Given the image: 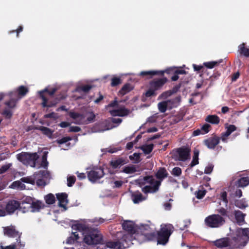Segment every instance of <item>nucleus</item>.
<instances>
[{
	"label": "nucleus",
	"mask_w": 249,
	"mask_h": 249,
	"mask_svg": "<svg viewBox=\"0 0 249 249\" xmlns=\"http://www.w3.org/2000/svg\"><path fill=\"white\" fill-rule=\"evenodd\" d=\"M105 220L102 218L96 217L92 220H82L73 224L71 228L73 230L78 231V232H83V240L88 245H96L102 243L103 236L100 232L97 229L90 230L91 225L89 223L90 222L94 223L96 226L105 222Z\"/></svg>",
	"instance_id": "f257e3e1"
},
{
	"label": "nucleus",
	"mask_w": 249,
	"mask_h": 249,
	"mask_svg": "<svg viewBox=\"0 0 249 249\" xmlns=\"http://www.w3.org/2000/svg\"><path fill=\"white\" fill-rule=\"evenodd\" d=\"M236 236L233 238L235 246L245 245L246 238L249 239V228H239L236 231Z\"/></svg>",
	"instance_id": "9b49d317"
},
{
	"label": "nucleus",
	"mask_w": 249,
	"mask_h": 249,
	"mask_svg": "<svg viewBox=\"0 0 249 249\" xmlns=\"http://www.w3.org/2000/svg\"><path fill=\"white\" fill-rule=\"evenodd\" d=\"M119 102L115 99L113 102L109 104L106 108L112 116L124 117L130 114L129 109L125 108L124 106H120L119 105Z\"/></svg>",
	"instance_id": "423d86ee"
},
{
	"label": "nucleus",
	"mask_w": 249,
	"mask_h": 249,
	"mask_svg": "<svg viewBox=\"0 0 249 249\" xmlns=\"http://www.w3.org/2000/svg\"><path fill=\"white\" fill-rule=\"evenodd\" d=\"M205 121L213 124H218L220 119L215 115H210L206 117Z\"/></svg>",
	"instance_id": "393cba45"
},
{
	"label": "nucleus",
	"mask_w": 249,
	"mask_h": 249,
	"mask_svg": "<svg viewBox=\"0 0 249 249\" xmlns=\"http://www.w3.org/2000/svg\"><path fill=\"white\" fill-rule=\"evenodd\" d=\"M113 183L114 184V187L119 188L122 185L123 182L121 180H117L114 181Z\"/></svg>",
	"instance_id": "e2e57ef3"
},
{
	"label": "nucleus",
	"mask_w": 249,
	"mask_h": 249,
	"mask_svg": "<svg viewBox=\"0 0 249 249\" xmlns=\"http://www.w3.org/2000/svg\"><path fill=\"white\" fill-rule=\"evenodd\" d=\"M45 199L46 202L48 204H53L54 203L55 200V198L52 194H50L45 196Z\"/></svg>",
	"instance_id": "58836bf2"
},
{
	"label": "nucleus",
	"mask_w": 249,
	"mask_h": 249,
	"mask_svg": "<svg viewBox=\"0 0 249 249\" xmlns=\"http://www.w3.org/2000/svg\"><path fill=\"white\" fill-rule=\"evenodd\" d=\"M4 233L9 237L17 238V243L13 244L5 247H1V249H21L24 247L25 244L21 243L20 241V237L21 233L17 231L15 227L12 226L7 227L4 228Z\"/></svg>",
	"instance_id": "20e7f679"
},
{
	"label": "nucleus",
	"mask_w": 249,
	"mask_h": 249,
	"mask_svg": "<svg viewBox=\"0 0 249 249\" xmlns=\"http://www.w3.org/2000/svg\"><path fill=\"white\" fill-rule=\"evenodd\" d=\"M207 226L211 228H218L223 225L225 220L224 218L218 214H214L207 217L205 219Z\"/></svg>",
	"instance_id": "9d476101"
},
{
	"label": "nucleus",
	"mask_w": 249,
	"mask_h": 249,
	"mask_svg": "<svg viewBox=\"0 0 249 249\" xmlns=\"http://www.w3.org/2000/svg\"><path fill=\"white\" fill-rule=\"evenodd\" d=\"M181 170L179 167H175L173 168V169L172 170V174L175 176H178L181 174Z\"/></svg>",
	"instance_id": "6e6d98bb"
},
{
	"label": "nucleus",
	"mask_w": 249,
	"mask_h": 249,
	"mask_svg": "<svg viewBox=\"0 0 249 249\" xmlns=\"http://www.w3.org/2000/svg\"><path fill=\"white\" fill-rule=\"evenodd\" d=\"M121 83V79L119 77L113 76L111 79V85L112 87H115Z\"/></svg>",
	"instance_id": "a18cd8bd"
},
{
	"label": "nucleus",
	"mask_w": 249,
	"mask_h": 249,
	"mask_svg": "<svg viewBox=\"0 0 249 249\" xmlns=\"http://www.w3.org/2000/svg\"><path fill=\"white\" fill-rule=\"evenodd\" d=\"M167 81L166 78H162L151 81L150 83L149 89L145 93L146 96L151 97L156 95L157 94L156 91L160 89Z\"/></svg>",
	"instance_id": "1a4fd4ad"
},
{
	"label": "nucleus",
	"mask_w": 249,
	"mask_h": 249,
	"mask_svg": "<svg viewBox=\"0 0 249 249\" xmlns=\"http://www.w3.org/2000/svg\"><path fill=\"white\" fill-rule=\"evenodd\" d=\"M220 62H217V61H212V62H205L204 63V65L209 68V69H212L215 66H216L217 64L219 63Z\"/></svg>",
	"instance_id": "49530a36"
},
{
	"label": "nucleus",
	"mask_w": 249,
	"mask_h": 249,
	"mask_svg": "<svg viewBox=\"0 0 249 249\" xmlns=\"http://www.w3.org/2000/svg\"><path fill=\"white\" fill-rule=\"evenodd\" d=\"M220 199L225 203L226 206L227 205L228 201L227 198V193L226 192H223L221 193L220 195Z\"/></svg>",
	"instance_id": "3c124183"
},
{
	"label": "nucleus",
	"mask_w": 249,
	"mask_h": 249,
	"mask_svg": "<svg viewBox=\"0 0 249 249\" xmlns=\"http://www.w3.org/2000/svg\"><path fill=\"white\" fill-rule=\"evenodd\" d=\"M213 168V165L212 164H209L205 168L204 173L207 174H210Z\"/></svg>",
	"instance_id": "5fc2aeb1"
},
{
	"label": "nucleus",
	"mask_w": 249,
	"mask_h": 249,
	"mask_svg": "<svg viewBox=\"0 0 249 249\" xmlns=\"http://www.w3.org/2000/svg\"><path fill=\"white\" fill-rule=\"evenodd\" d=\"M245 44L243 43L239 46L240 53L246 56H249V49L245 48Z\"/></svg>",
	"instance_id": "c9c22d12"
},
{
	"label": "nucleus",
	"mask_w": 249,
	"mask_h": 249,
	"mask_svg": "<svg viewBox=\"0 0 249 249\" xmlns=\"http://www.w3.org/2000/svg\"><path fill=\"white\" fill-rule=\"evenodd\" d=\"M48 164V162L47 160V155L46 153L43 155L42 157V162L41 164V166L45 168H46Z\"/></svg>",
	"instance_id": "09e8293b"
},
{
	"label": "nucleus",
	"mask_w": 249,
	"mask_h": 249,
	"mask_svg": "<svg viewBox=\"0 0 249 249\" xmlns=\"http://www.w3.org/2000/svg\"><path fill=\"white\" fill-rule=\"evenodd\" d=\"M106 246L107 248L113 249H123V246L119 242H108Z\"/></svg>",
	"instance_id": "b1692460"
},
{
	"label": "nucleus",
	"mask_w": 249,
	"mask_h": 249,
	"mask_svg": "<svg viewBox=\"0 0 249 249\" xmlns=\"http://www.w3.org/2000/svg\"><path fill=\"white\" fill-rule=\"evenodd\" d=\"M136 171V169L133 166L125 167L123 172L127 174H132Z\"/></svg>",
	"instance_id": "37998d69"
},
{
	"label": "nucleus",
	"mask_w": 249,
	"mask_h": 249,
	"mask_svg": "<svg viewBox=\"0 0 249 249\" xmlns=\"http://www.w3.org/2000/svg\"><path fill=\"white\" fill-rule=\"evenodd\" d=\"M55 91H56V89L53 88L51 90H48L47 89H45L44 90L39 91L40 95L43 100L42 105L43 107H50V106H48L47 105V99L44 96V95H43L44 92H47L48 93L49 95L52 96L55 93Z\"/></svg>",
	"instance_id": "4be33fe9"
},
{
	"label": "nucleus",
	"mask_w": 249,
	"mask_h": 249,
	"mask_svg": "<svg viewBox=\"0 0 249 249\" xmlns=\"http://www.w3.org/2000/svg\"><path fill=\"white\" fill-rule=\"evenodd\" d=\"M70 125L69 123L66 122H62L59 125L63 128L66 127Z\"/></svg>",
	"instance_id": "338daca9"
},
{
	"label": "nucleus",
	"mask_w": 249,
	"mask_h": 249,
	"mask_svg": "<svg viewBox=\"0 0 249 249\" xmlns=\"http://www.w3.org/2000/svg\"><path fill=\"white\" fill-rule=\"evenodd\" d=\"M131 198L134 203L137 204L145 200L146 198L139 192H133L131 193Z\"/></svg>",
	"instance_id": "aec40b11"
},
{
	"label": "nucleus",
	"mask_w": 249,
	"mask_h": 249,
	"mask_svg": "<svg viewBox=\"0 0 249 249\" xmlns=\"http://www.w3.org/2000/svg\"><path fill=\"white\" fill-rule=\"evenodd\" d=\"M174 227L170 224H162L160 231L158 232V244L165 245L174 231Z\"/></svg>",
	"instance_id": "0eeeda50"
},
{
	"label": "nucleus",
	"mask_w": 249,
	"mask_h": 249,
	"mask_svg": "<svg viewBox=\"0 0 249 249\" xmlns=\"http://www.w3.org/2000/svg\"><path fill=\"white\" fill-rule=\"evenodd\" d=\"M91 88V87L89 85H85V86H82L81 87L78 88L77 89V90H81L83 91L87 92L89 89H90Z\"/></svg>",
	"instance_id": "4d7b16f0"
},
{
	"label": "nucleus",
	"mask_w": 249,
	"mask_h": 249,
	"mask_svg": "<svg viewBox=\"0 0 249 249\" xmlns=\"http://www.w3.org/2000/svg\"><path fill=\"white\" fill-rule=\"evenodd\" d=\"M38 158V156L36 153L30 154L26 152H22L17 155L18 160L23 164L30 165L31 167L36 166V161Z\"/></svg>",
	"instance_id": "6e6552de"
},
{
	"label": "nucleus",
	"mask_w": 249,
	"mask_h": 249,
	"mask_svg": "<svg viewBox=\"0 0 249 249\" xmlns=\"http://www.w3.org/2000/svg\"><path fill=\"white\" fill-rule=\"evenodd\" d=\"M135 143L134 142H129L127 143L126 144L127 149L128 150L131 149L132 148V147H133V145Z\"/></svg>",
	"instance_id": "774afa93"
},
{
	"label": "nucleus",
	"mask_w": 249,
	"mask_h": 249,
	"mask_svg": "<svg viewBox=\"0 0 249 249\" xmlns=\"http://www.w3.org/2000/svg\"><path fill=\"white\" fill-rule=\"evenodd\" d=\"M6 107L4 108L2 114L7 118H10L13 115V109L15 107L16 101L14 99H11L9 101L5 103Z\"/></svg>",
	"instance_id": "ddd939ff"
},
{
	"label": "nucleus",
	"mask_w": 249,
	"mask_h": 249,
	"mask_svg": "<svg viewBox=\"0 0 249 249\" xmlns=\"http://www.w3.org/2000/svg\"><path fill=\"white\" fill-rule=\"evenodd\" d=\"M68 196L66 193H61L56 194V197L59 201V206L64 208L66 210V206L68 203Z\"/></svg>",
	"instance_id": "6ab92c4d"
},
{
	"label": "nucleus",
	"mask_w": 249,
	"mask_h": 249,
	"mask_svg": "<svg viewBox=\"0 0 249 249\" xmlns=\"http://www.w3.org/2000/svg\"><path fill=\"white\" fill-rule=\"evenodd\" d=\"M191 149L186 147H182L177 149L176 156L179 160L185 161L190 159V153Z\"/></svg>",
	"instance_id": "4468645a"
},
{
	"label": "nucleus",
	"mask_w": 249,
	"mask_h": 249,
	"mask_svg": "<svg viewBox=\"0 0 249 249\" xmlns=\"http://www.w3.org/2000/svg\"><path fill=\"white\" fill-rule=\"evenodd\" d=\"M210 126V125L208 124H205L202 126L201 130L203 134L207 133L209 131Z\"/></svg>",
	"instance_id": "864d4df0"
},
{
	"label": "nucleus",
	"mask_w": 249,
	"mask_h": 249,
	"mask_svg": "<svg viewBox=\"0 0 249 249\" xmlns=\"http://www.w3.org/2000/svg\"><path fill=\"white\" fill-rule=\"evenodd\" d=\"M158 108L160 112L164 113L168 109L167 103L166 101L159 103L158 104Z\"/></svg>",
	"instance_id": "cd10ccee"
},
{
	"label": "nucleus",
	"mask_w": 249,
	"mask_h": 249,
	"mask_svg": "<svg viewBox=\"0 0 249 249\" xmlns=\"http://www.w3.org/2000/svg\"><path fill=\"white\" fill-rule=\"evenodd\" d=\"M70 116L74 120V123L76 124H83L86 123V117L83 114L76 112H70Z\"/></svg>",
	"instance_id": "dca6fc26"
},
{
	"label": "nucleus",
	"mask_w": 249,
	"mask_h": 249,
	"mask_svg": "<svg viewBox=\"0 0 249 249\" xmlns=\"http://www.w3.org/2000/svg\"><path fill=\"white\" fill-rule=\"evenodd\" d=\"M10 187L13 189H18L20 190L25 189V185L22 183L20 180L13 182Z\"/></svg>",
	"instance_id": "bb28decb"
},
{
	"label": "nucleus",
	"mask_w": 249,
	"mask_h": 249,
	"mask_svg": "<svg viewBox=\"0 0 249 249\" xmlns=\"http://www.w3.org/2000/svg\"><path fill=\"white\" fill-rule=\"evenodd\" d=\"M214 244L215 246L218 248H224L228 246L235 247L234 246L235 243L233 244L232 243L230 242L229 239L227 238H223L217 240L214 242Z\"/></svg>",
	"instance_id": "a211bd4d"
},
{
	"label": "nucleus",
	"mask_w": 249,
	"mask_h": 249,
	"mask_svg": "<svg viewBox=\"0 0 249 249\" xmlns=\"http://www.w3.org/2000/svg\"><path fill=\"white\" fill-rule=\"evenodd\" d=\"M75 181V178L74 176H71L67 178V185L69 187H71L74 183Z\"/></svg>",
	"instance_id": "8fccbe9b"
},
{
	"label": "nucleus",
	"mask_w": 249,
	"mask_h": 249,
	"mask_svg": "<svg viewBox=\"0 0 249 249\" xmlns=\"http://www.w3.org/2000/svg\"><path fill=\"white\" fill-rule=\"evenodd\" d=\"M132 89V88L129 84H126L119 91V93L122 95L125 94Z\"/></svg>",
	"instance_id": "4c0bfd02"
},
{
	"label": "nucleus",
	"mask_w": 249,
	"mask_h": 249,
	"mask_svg": "<svg viewBox=\"0 0 249 249\" xmlns=\"http://www.w3.org/2000/svg\"><path fill=\"white\" fill-rule=\"evenodd\" d=\"M71 140L70 138H68V137H64V138H63L57 141V142L59 143V144H63L64 143H66L67 142H68L69 141H70Z\"/></svg>",
	"instance_id": "bf43d9fd"
},
{
	"label": "nucleus",
	"mask_w": 249,
	"mask_h": 249,
	"mask_svg": "<svg viewBox=\"0 0 249 249\" xmlns=\"http://www.w3.org/2000/svg\"><path fill=\"white\" fill-rule=\"evenodd\" d=\"M167 176L166 170L164 168H160L156 174V177L160 180L155 179L153 177L146 176L140 178L139 183L140 185L144 186L142 188L144 193H154L158 191L161 181Z\"/></svg>",
	"instance_id": "7ed1b4c3"
},
{
	"label": "nucleus",
	"mask_w": 249,
	"mask_h": 249,
	"mask_svg": "<svg viewBox=\"0 0 249 249\" xmlns=\"http://www.w3.org/2000/svg\"><path fill=\"white\" fill-rule=\"evenodd\" d=\"M44 204L42 202L36 200L33 201L31 204H30L29 208H31V212H38L40 210L43 208Z\"/></svg>",
	"instance_id": "412c9836"
},
{
	"label": "nucleus",
	"mask_w": 249,
	"mask_h": 249,
	"mask_svg": "<svg viewBox=\"0 0 249 249\" xmlns=\"http://www.w3.org/2000/svg\"><path fill=\"white\" fill-rule=\"evenodd\" d=\"M159 118L162 119V116L157 113L154 114L153 115L148 117L147 119V122L150 123H155L157 122Z\"/></svg>",
	"instance_id": "72a5a7b5"
},
{
	"label": "nucleus",
	"mask_w": 249,
	"mask_h": 249,
	"mask_svg": "<svg viewBox=\"0 0 249 249\" xmlns=\"http://www.w3.org/2000/svg\"><path fill=\"white\" fill-rule=\"evenodd\" d=\"M39 129L41 131L43 134L47 135L49 138H52L53 131H52L50 129L44 126H40L39 128Z\"/></svg>",
	"instance_id": "e433bc0d"
},
{
	"label": "nucleus",
	"mask_w": 249,
	"mask_h": 249,
	"mask_svg": "<svg viewBox=\"0 0 249 249\" xmlns=\"http://www.w3.org/2000/svg\"><path fill=\"white\" fill-rule=\"evenodd\" d=\"M111 122L115 124H117L118 125L120 124L122 122V119L120 118H112Z\"/></svg>",
	"instance_id": "680f3d73"
},
{
	"label": "nucleus",
	"mask_w": 249,
	"mask_h": 249,
	"mask_svg": "<svg viewBox=\"0 0 249 249\" xmlns=\"http://www.w3.org/2000/svg\"><path fill=\"white\" fill-rule=\"evenodd\" d=\"M198 155L199 151L198 150H195L194 151V155L193 157V160L190 163V166L191 167L195 166L198 164Z\"/></svg>",
	"instance_id": "c756f323"
},
{
	"label": "nucleus",
	"mask_w": 249,
	"mask_h": 249,
	"mask_svg": "<svg viewBox=\"0 0 249 249\" xmlns=\"http://www.w3.org/2000/svg\"><path fill=\"white\" fill-rule=\"evenodd\" d=\"M104 123L99 124L98 125L100 127V128L96 129L95 128H94L95 130H94V131L95 132H103L105 130H109L110 129V128H109L108 127H107V126H105L104 128H102V126L104 125Z\"/></svg>",
	"instance_id": "de8ad7c7"
},
{
	"label": "nucleus",
	"mask_w": 249,
	"mask_h": 249,
	"mask_svg": "<svg viewBox=\"0 0 249 249\" xmlns=\"http://www.w3.org/2000/svg\"><path fill=\"white\" fill-rule=\"evenodd\" d=\"M80 128L79 126H71L69 128L70 132H79L80 130Z\"/></svg>",
	"instance_id": "052dcab7"
},
{
	"label": "nucleus",
	"mask_w": 249,
	"mask_h": 249,
	"mask_svg": "<svg viewBox=\"0 0 249 249\" xmlns=\"http://www.w3.org/2000/svg\"><path fill=\"white\" fill-rule=\"evenodd\" d=\"M86 124H89V123L92 122L95 118V115L92 112H89L86 114Z\"/></svg>",
	"instance_id": "ea45409f"
},
{
	"label": "nucleus",
	"mask_w": 249,
	"mask_h": 249,
	"mask_svg": "<svg viewBox=\"0 0 249 249\" xmlns=\"http://www.w3.org/2000/svg\"><path fill=\"white\" fill-rule=\"evenodd\" d=\"M218 213L223 216H226L231 221L235 219L236 222L240 225L245 223V214L240 211H233L230 208L225 209L224 208H220L217 210Z\"/></svg>",
	"instance_id": "39448f33"
},
{
	"label": "nucleus",
	"mask_w": 249,
	"mask_h": 249,
	"mask_svg": "<svg viewBox=\"0 0 249 249\" xmlns=\"http://www.w3.org/2000/svg\"><path fill=\"white\" fill-rule=\"evenodd\" d=\"M28 91V89L23 86H20L18 89V95L21 97L24 96Z\"/></svg>",
	"instance_id": "79ce46f5"
},
{
	"label": "nucleus",
	"mask_w": 249,
	"mask_h": 249,
	"mask_svg": "<svg viewBox=\"0 0 249 249\" xmlns=\"http://www.w3.org/2000/svg\"><path fill=\"white\" fill-rule=\"evenodd\" d=\"M249 184V178L243 177L239 179L237 181V185L239 187H244Z\"/></svg>",
	"instance_id": "c85d7f7f"
},
{
	"label": "nucleus",
	"mask_w": 249,
	"mask_h": 249,
	"mask_svg": "<svg viewBox=\"0 0 249 249\" xmlns=\"http://www.w3.org/2000/svg\"><path fill=\"white\" fill-rule=\"evenodd\" d=\"M104 175V173L102 168H95L89 172L88 177L90 181L94 182L102 178Z\"/></svg>",
	"instance_id": "f8f14e48"
},
{
	"label": "nucleus",
	"mask_w": 249,
	"mask_h": 249,
	"mask_svg": "<svg viewBox=\"0 0 249 249\" xmlns=\"http://www.w3.org/2000/svg\"><path fill=\"white\" fill-rule=\"evenodd\" d=\"M227 130L225 133L226 137H228L232 132L236 130V127L234 125H227L226 126Z\"/></svg>",
	"instance_id": "a19ab883"
},
{
	"label": "nucleus",
	"mask_w": 249,
	"mask_h": 249,
	"mask_svg": "<svg viewBox=\"0 0 249 249\" xmlns=\"http://www.w3.org/2000/svg\"><path fill=\"white\" fill-rule=\"evenodd\" d=\"M164 207L166 210H170L171 209L172 205L169 202H166L164 204Z\"/></svg>",
	"instance_id": "69168bd1"
},
{
	"label": "nucleus",
	"mask_w": 249,
	"mask_h": 249,
	"mask_svg": "<svg viewBox=\"0 0 249 249\" xmlns=\"http://www.w3.org/2000/svg\"><path fill=\"white\" fill-rule=\"evenodd\" d=\"M20 180L23 182L31 184H34L35 183V178L34 176L23 177L20 179Z\"/></svg>",
	"instance_id": "f704fd0d"
},
{
	"label": "nucleus",
	"mask_w": 249,
	"mask_h": 249,
	"mask_svg": "<svg viewBox=\"0 0 249 249\" xmlns=\"http://www.w3.org/2000/svg\"><path fill=\"white\" fill-rule=\"evenodd\" d=\"M172 93L173 92L171 90L165 91L159 96L158 100L166 99L168 97L170 96Z\"/></svg>",
	"instance_id": "c03bdc74"
},
{
	"label": "nucleus",
	"mask_w": 249,
	"mask_h": 249,
	"mask_svg": "<svg viewBox=\"0 0 249 249\" xmlns=\"http://www.w3.org/2000/svg\"><path fill=\"white\" fill-rule=\"evenodd\" d=\"M18 209L21 210L22 207L20 206V203L18 201L15 200L8 201L5 207L6 211L8 213H12Z\"/></svg>",
	"instance_id": "2eb2a0df"
},
{
	"label": "nucleus",
	"mask_w": 249,
	"mask_h": 249,
	"mask_svg": "<svg viewBox=\"0 0 249 249\" xmlns=\"http://www.w3.org/2000/svg\"><path fill=\"white\" fill-rule=\"evenodd\" d=\"M219 142V138L217 137H210L204 141V143L208 148L213 149Z\"/></svg>",
	"instance_id": "f3484780"
},
{
	"label": "nucleus",
	"mask_w": 249,
	"mask_h": 249,
	"mask_svg": "<svg viewBox=\"0 0 249 249\" xmlns=\"http://www.w3.org/2000/svg\"><path fill=\"white\" fill-rule=\"evenodd\" d=\"M185 224L183 225V226H181L182 223L181 222L179 224V226H180V229L181 230H183L185 229V228L187 227L190 223V221L185 222Z\"/></svg>",
	"instance_id": "0e129e2a"
},
{
	"label": "nucleus",
	"mask_w": 249,
	"mask_h": 249,
	"mask_svg": "<svg viewBox=\"0 0 249 249\" xmlns=\"http://www.w3.org/2000/svg\"><path fill=\"white\" fill-rule=\"evenodd\" d=\"M125 163V160L123 159H118L111 160L110 164L114 168H118Z\"/></svg>",
	"instance_id": "a878e982"
},
{
	"label": "nucleus",
	"mask_w": 249,
	"mask_h": 249,
	"mask_svg": "<svg viewBox=\"0 0 249 249\" xmlns=\"http://www.w3.org/2000/svg\"><path fill=\"white\" fill-rule=\"evenodd\" d=\"M164 73V71H142L140 75L142 76H145V75H153L156 74H161L162 75Z\"/></svg>",
	"instance_id": "473e14b6"
},
{
	"label": "nucleus",
	"mask_w": 249,
	"mask_h": 249,
	"mask_svg": "<svg viewBox=\"0 0 249 249\" xmlns=\"http://www.w3.org/2000/svg\"><path fill=\"white\" fill-rule=\"evenodd\" d=\"M122 227L124 230L128 233L124 234L122 240L127 241L129 238H134L140 243L152 240L155 236L154 230L149 225L142 224L135 226L133 222L126 220L123 222Z\"/></svg>",
	"instance_id": "f03ea898"
},
{
	"label": "nucleus",
	"mask_w": 249,
	"mask_h": 249,
	"mask_svg": "<svg viewBox=\"0 0 249 249\" xmlns=\"http://www.w3.org/2000/svg\"><path fill=\"white\" fill-rule=\"evenodd\" d=\"M153 144H145L142 146L141 147V149L142 150V151L145 154H149L153 149Z\"/></svg>",
	"instance_id": "2f4dec72"
},
{
	"label": "nucleus",
	"mask_w": 249,
	"mask_h": 249,
	"mask_svg": "<svg viewBox=\"0 0 249 249\" xmlns=\"http://www.w3.org/2000/svg\"><path fill=\"white\" fill-rule=\"evenodd\" d=\"M180 99V96H177L175 98L166 101L168 106V109H170L178 107L179 105Z\"/></svg>",
	"instance_id": "5701e85b"
},
{
	"label": "nucleus",
	"mask_w": 249,
	"mask_h": 249,
	"mask_svg": "<svg viewBox=\"0 0 249 249\" xmlns=\"http://www.w3.org/2000/svg\"><path fill=\"white\" fill-rule=\"evenodd\" d=\"M12 164L8 163L5 164L3 165L0 168V174H2L4 172H5L8 169L10 168Z\"/></svg>",
	"instance_id": "603ef678"
},
{
	"label": "nucleus",
	"mask_w": 249,
	"mask_h": 249,
	"mask_svg": "<svg viewBox=\"0 0 249 249\" xmlns=\"http://www.w3.org/2000/svg\"><path fill=\"white\" fill-rule=\"evenodd\" d=\"M234 204L240 209H244L248 207V204L245 199L237 200L235 201Z\"/></svg>",
	"instance_id": "7c9ffc66"
},
{
	"label": "nucleus",
	"mask_w": 249,
	"mask_h": 249,
	"mask_svg": "<svg viewBox=\"0 0 249 249\" xmlns=\"http://www.w3.org/2000/svg\"><path fill=\"white\" fill-rule=\"evenodd\" d=\"M205 190H199L196 194V197L198 199H201L205 196Z\"/></svg>",
	"instance_id": "13d9d810"
}]
</instances>
